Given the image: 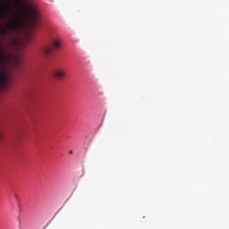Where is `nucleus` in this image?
<instances>
[{"instance_id":"nucleus-1","label":"nucleus","mask_w":229,"mask_h":229,"mask_svg":"<svg viewBox=\"0 0 229 229\" xmlns=\"http://www.w3.org/2000/svg\"><path fill=\"white\" fill-rule=\"evenodd\" d=\"M22 27V16L15 15L12 18L11 21L7 24V27L0 26V35L2 37H6L8 35L9 30L11 31H15L17 30H21Z\"/></svg>"},{"instance_id":"nucleus-2","label":"nucleus","mask_w":229,"mask_h":229,"mask_svg":"<svg viewBox=\"0 0 229 229\" xmlns=\"http://www.w3.org/2000/svg\"><path fill=\"white\" fill-rule=\"evenodd\" d=\"M62 46V43L58 39H54L51 44L46 45L42 48V53L45 56H51L54 49H58Z\"/></svg>"},{"instance_id":"nucleus-3","label":"nucleus","mask_w":229,"mask_h":229,"mask_svg":"<svg viewBox=\"0 0 229 229\" xmlns=\"http://www.w3.org/2000/svg\"><path fill=\"white\" fill-rule=\"evenodd\" d=\"M27 13L30 16L32 26H37V21H38V14L37 13V10L29 6L27 7Z\"/></svg>"},{"instance_id":"nucleus-4","label":"nucleus","mask_w":229,"mask_h":229,"mask_svg":"<svg viewBox=\"0 0 229 229\" xmlns=\"http://www.w3.org/2000/svg\"><path fill=\"white\" fill-rule=\"evenodd\" d=\"M8 62H10V54L6 50L0 48V65L4 66Z\"/></svg>"},{"instance_id":"nucleus-5","label":"nucleus","mask_w":229,"mask_h":229,"mask_svg":"<svg viewBox=\"0 0 229 229\" xmlns=\"http://www.w3.org/2000/svg\"><path fill=\"white\" fill-rule=\"evenodd\" d=\"M10 5H0V17H8L10 15Z\"/></svg>"},{"instance_id":"nucleus-6","label":"nucleus","mask_w":229,"mask_h":229,"mask_svg":"<svg viewBox=\"0 0 229 229\" xmlns=\"http://www.w3.org/2000/svg\"><path fill=\"white\" fill-rule=\"evenodd\" d=\"M53 76L54 78H55V80H64V78L65 77V71L62 69H57L54 71Z\"/></svg>"},{"instance_id":"nucleus-7","label":"nucleus","mask_w":229,"mask_h":229,"mask_svg":"<svg viewBox=\"0 0 229 229\" xmlns=\"http://www.w3.org/2000/svg\"><path fill=\"white\" fill-rule=\"evenodd\" d=\"M6 83H8V74L0 71V89H3Z\"/></svg>"},{"instance_id":"nucleus-8","label":"nucleus","mask_w":229,"mask_h":229,"mask_svg":"<svg viewBox=\"0 0 229 229\" xmlns=\"http://www.w3.org/2000/svg\"><path fill=\"white\" fill-rule=\"evenodd\" d=\"M13 44H14V46H19V41H17V40H13Z\"/></svg>"},{"instance_id":"nucleus-9","label":"nucleus","mask_w":229,"mask_h":229,"mask_svg":"<svg viewBox=\"0 0 229 229\" xmlns=\"http://www.w3.org/2000/svg\"><path fill=\"white\" fill-rule=\"evenodd\" d=\"M69 153H70V155H72V150H70Z\"/></svg>"},{"instance_id":"nucleus-10","label":"nucleus","mask_w":229,"mask_h":229,"mask_svg":"<svg viewBox=\"0 0 229 229\" xmlns=\"http://www.w3.org/2000/svg\"><path fill=\"white\" fill-rule=\"evenodd\" d=\"M1 139H3V136H2L1 133H0V140H1Z\"/></svg>"}]
</instances>
